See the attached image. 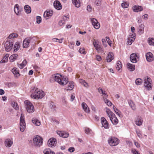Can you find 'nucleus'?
<instances>
[{
	"mask_svg": "<svg viewBox=\"0 0 154 154\" xmlns=\"http://www.w3.org/2000/svg\"><path fill=\"white\" fill-rule=\"evenodd\" d=\"M79 82L85 87H88L89 86L88 83L85 80L82 79H79Z\"/></svg>",
	"mask_w": 154,
	"mask_h": 154,
	"instance_id": "a18cd8bd",
	"label": "nucleus"
},
{
	"mask_svg": "<svg viewBox=\"0 0 154 154\" xmlns=\"http://www.w3.org/2000/svg\"><path fill=\"white\" fill-rule=\"evenodd\" d=\"M148 41L149 45H154V38H149L148 39Z\"/></svg>",
	"mask_w": 154,
	"mask_h": 154,
	"instance_id": "8fccbe9b",
	"label": "nucleus"
},
{
	"mask_svg": "<svg viewBox=\"0 0 154 154\" xmlns=\"http://www.w3.org/2000/svg\"><path fill=\"white\" fill-rule=\"evenodd\" d=\"M53 12L52 11H46L44 14V17L46 19H48L50 18L53 15Z\"/></svg>",
	"mask_w": 154,
	"mask_h": 154,
	"instance_id": "f3484780",
	"label": "nucleus"
},
{
	"mask_svg": "<svg viewBox=\"0 0 154 154\" xmlns=\"http://www.w3.org/2000/svg\"><path fill=\"white\" fill-rule=\"evenodd\" d=\"M32 94L31 96L32 98L35 99L42 98L44 96V93L42 91H39L37 88H34L31 90Z\"/></svg>",
	"mask_w": 154,
	"mask_h": 154,
	"instance_id": "f03ea898",
	"label": "nucleus"
},
{
	"mask_svg": "<svg viewBox=\"0 0 154 154\" xmlns=\"http://www.w3.org/2000/svg\"><path fill=\"white\" fill-rule=\"evenodd\" d=\"M26 128V124L24 120V116L23 114H21L20 122V130L23 132Z\"/></svg>",
	"mask_w": 154,
	"mask_h": 154,
	"instance_id": "1a4fd4ad",
	"label": "nucleus"
},
{
	"mask_svg": "<svg viewBox=\"0 0 154 154\" xmlns=\"http://www.w3.org/2000/svg\"><path fill=\"white\" fill-rule=\"evenodd\" d=\"M144 25L143 24H141L140 27L139 28V33L140 34H141L143 33L144 32Z\"/></svg>",
	"mask_w": 154,
	"mask_h": 154,
	"instance_id": "4c0bfd02",
	"label": "nucleus"
},
{
	"mask_svg": "<svg viewBox=\"0 0 154 154\" xmlns=\"http://www.w3.org/2000/svg\"><path fill=\"white\" fill-rule=\"evenodd\" d=\"M129 6L128 3L124 1L121 4L122 7L123 8H127Z\"/></svg>",
	"mask_w": 154,
	"mask_h": 154,
	"instance_id": "c03bdc74",
	"label": "nucleus"
},
{
	"mask_svg": "<svg viewBox=\"0 0 154 154\" xmlns=\"http://www.w3.org/2000/svg\"><path fill=\"white\" fill-rule=\"evenodd\" d=\"M91 130L89 128H86L85 129V132L86 134H89L90 133Z\"/></svg>",
	"mask_w": 154,
	"mask_h": 154,
	"instance_id": "680f3d73",
	"label": "nucleus"
},
{
	"mask_svg": "<svg viewBox=\"0 0 154 154\" xmlns=\"http://www.w3.org/2000/svg\"><path fill=\"white\" fill-rule=\"evenodd\" d=\"M102 42L103 43V45L104 47H106L107 45L106 44V42L105 39L103 38L102 39Z\"/></svg>",
	"mask_w": 154,
	"mask_h": 154,
	"instance_id": "13d9d810",
	"label": "nucleus"
},
{
	"mask_svg": "<svg viewBox=\"0 0 154 154\" xmlns=\"http://www.w3.org/2000/svg\"><path fill=\"white\" fill-rule=\"evenodd\" d=\"M51 121L54 124H58L59 123V122L58 121L54 119H52Z\"/></svg>",
	"mask_w": 154,
	"mask_h": 154,
	"instance_id": "5fc2aeb1",
	"label": "nucleus"
},
{
	"mask_svg": "<svg viewBox=\"0 0 154 154\" xmlns=\"http://www.w3.org/2000/svg\"><path fill=\"white\" fill-rule=\"evenodd\" d=\"M135 36L136 34L135 33L130 34L128 38L127 43L128 45H130L132 44L135 39Z\"/></svg>",
	"mask_w": 154,
	"mask_h": 154,
	"instance_id": "9d476101",
	"label": "nucleus"
},
{
	"mask_svg": "<svg viewBox=\"0 0 154 154\" xmlns=\"http://www.w3.org/2000/svg\"><path fill=\"white\" fill-rule=\"evenodd\" d=\"M139 57L137 55V53H132L130 56V60L131 62L136 63L137 61V60L138 59Z\"/></svg>",
	"mask_w": 154,
	"mask_h": 154,
	"instance_id": "f8f14e48",
	"label": "nucleus"
},
{
	"mask_svg": "<svg viewBox=\"0 0 154 154\" xmlns=\"http://www.w3.org/2000/svg\"><path fill=\"white\" fill-rule=\"evenodd\" d=\"M20 47V43L19 42H17L15 44L14 46V52H16L19 49Z\"/></svg>",
	"mask_w": 154,
	"mask_h": 154,
	"instance_id": "473e14b6",
	"label": "nucleus"
},
{
	"mask_svg": "<svg viewBox=\"0 0 154 154\" xmlns=\"http://www.w3.org/2000/svg\"><path fill=\"white\" fill-rule=\"evenodd\" d=\"M82 107L85 112L88 113H90V109L85 103H82Z\"/></svg>",
	"mask_w": 154,
	"mask_h": 154,
	"instance_id": "aec40b11",
	"label": "nucleus"
},
{
	"mask_svg": "<svg viewBox=\"0 0 154 154\" xmlns=\"http://www.w3.org/2000/svg\"><path fill=\"white\" fill-rule=\"evenodd\" d=\"M101 122L102 125V127L106 129H108L109 127V125L106 119L102 117L101 118Z\"/></svg>",
	"mask_w": 154,
	"mask_h": 154,
	"instance_id": "9b49d317",
	"label": "nucleus"
},
{
	"mask_svg": "<svg viewBox=\"0 0 154 154\" xmlns=\"http://www.w3.org/2000/svg\"><path fill=\"white\" fill-rule=\"evenodd\" d=\"M31 39L30 38H26L23 42V47L24 48H27L29 47Z\"/></svg>",
	"mask_w": 154,
	"mask_h": 154,
	"instance_id": "dca6fc26",
	"label": "nucleus"
},
{
	"mask_svg": "<svg viewBox=\"0 0 154 154\" xmlns=\"http://www.w3.org/2000/svg\"><path fill=\"white\" fill-rule=\"evenodd\" d=\"M74 45V42H70L69 45V47L71 49H73Z\"/></svg>",
	"mask_w": 154,
	"mask_h": 154,
	"instance_id": "052dcab7",
	"label": "nucleus"
},
{
	"mask_svg": "<svg viewBox=\"0 0 154 154\" xmlns=\"http://www.w3.org/2000/svg\"><path fill=\"white\" fill-rule=\"evenodd\" d=\"M69 18L65 16H64L63 17V19L60 20V21H59V25L60 26H63L64 24H65L66 20H67Z\"/></svg>",
	"mask_w": 154,
	"mask_h": 154,
	"instance_id": "bb28decb",
	"label": "nucleus"
},
{
	"mask_svg": "<svg viewBox=\"0 0 154 154\" xmlns=\"http://www.w3.org/2000/svg\"><path fill=\"white\" fill-rule=\"evenodd\" d=\"M18 57V55L15 54L11 55L9 59L12 62H13L17 59Z\"/></svg>",
	"mask_w": 154,
	"mask_h": 154,
	"instance_id": "58836bf2",
	"label": "nucleus"
},
{
	"mask_svg": "<svg viewBox=\"0 0 154 154\" xmlns=\"http://www.w3.org/2000/svg\"><path fill=\"white\" fill-rule=\"evenodd\" d=\"M55 8L58 10H60L62 9V6L58 1H55L53 4Z\"/></svg>",
	"mask_w": 154,
	"mask_h": 154,
	"instance_id": "6ab92c4d",
	"label": "nucleus"
},
{
	"mask_svg": "<svg viewBox=\"0 0 154 154\" xmlns=\"http://www.w3.org/2000/svg\"><path fill=\"white\" fill-rule=\"evenodd\" d=\"M96 59L98 61H100L102 60L101 56L100 55H97L96 56Z\"/></svg>",
	"mask_w": 154,
	"mask_h": 154,
	"instance_id": "bf43d9fd",
	"label": "nucleus"
},
{
	"mask_svg": "<svg viewBox=\"0 0 154 154\" xmlns=\"http://www.w3.org/2000/svg\"><path fill=\"white\" fill-rule=\"evenodd\" d=\"M44 154H55L54 152L51 151V149L49 148L45 149L43 151Z\"/></svg>",
	"mask_w": 154,
	"mask_h": 154,
	"instance_id": "e433bc0d",
	"label": "nucleus"
},
{
	"mask_svg": "<svg viewBox=\"0 0 154 154\" xmlns=\"http://www.w3.org/2000/svg\"><path fill=\"white\" fill-rule=\"evenodd\" d=\"M113 108L114 111L120 117H122L121 112L118 109H117L114 106H113Z\"/></svg>",
	"mask_w": 154,
	"mask_h": 154,
	"instance_id": "2f4dec72",
	"label": "nucleus"
},
{
	"mask_svg": "<svg viewBox=\"0 0 154 154\" xmlns=\"http://www.w3.org/2000/svg\"><path fill=\"white\" fill-rule=\"evenodd\" d=\"M27 63V62L26 60H24L21 63L18 64V66L20 69H23L26 65Z\"/></svg>",
	"mask_w": 154,
	"mask_h": 154,
	"instance_id": "f704fd0d",
	"label": "nucleus"
},
{
	"mask_svg": "<svg viewBox=\"0 0 154 154\" xmlns=\"http://www.w3.org/2000/svg\"><path fill=\"white\" fill-rule=\"evenodd\" d=\"M116 68L117 70L119 72H121L122 71V66L121 63L120 61H118L116 64Z\"/></svg>",
	"mask_w": 154,
	"mask_h": 154,
	"instance_id": "c756f323",
	"label": "nucleus"
},
{
	"mask_svg": "<svg viewBox=\"0 0 154 154\" xmlns=\"http://www.w3.org/2000/svg\"><path fill=\"white\" fill-rule=\"evenodd\" d=\"M48 145L49 147L55 146L57 143L56 140L54 138H50L48 141Z\"/></svg>",
	"mask_w": 154,
	"mask_h": 154,
	"instance_id": "ddd939ff",
	"label": "nucleus"
},
{
	"mask_svg": "<svg viewBox=\"0 0 154 154\" xmlns=\"http://www.w3.org/2000/svg\"><path fill=\"white\" fill-rule=\"evenodd\" d=\"M87 9L88 11L91 12L92 10V8L91 6L90 5H88L87 6Z\"/></svg>",
	"mask_w": 154,
	"mask_h": 154,
	"instance_id": "0e129e2a",
	"label": "nucleus"
},
{
	"mask_svg": "<svg viewBox=\"0 0 154 154\" xmlns=\"http://www.w3.org/2000/svg\"><path fill=\"white\" fill-rule=\"evenodd\" d=\"M14 11L16 14L18 15L20 11V9L19 8V6L18 4H16L14 5Z\"/></svg>",
	"mask_w": 154,
	"mask_h": 154,
	"instance_id": "cd10ccee",
	"label": "nucleus"
},
{
	"mask_svg": "<svg viewBox=\"0 0 154 154\" xmlns=\"http://www.w3.org/2000/svg\"><path fill=\"white\" fill-rule=\"evenodd\" d=\"M127 68L130 71H133L135 69V66L129 63H127Z\"/></svg>",
	"mask_w": 154,
	"mask_h": 154,
	"instance_id": "b1692460",
	"label": "nucleus"
},
{
	"mask_svg": "<svg viewBox=\"0 0 154 154\" xmlns=\"http://www.w3.org/2000/svg\"><path fill=\"white\" fill-rule=\"evenodd\" d=\"M132 152L133 154H139L138 151H137L135 149H132Z\"/></svg>",
	"mask_w": 154,
	"mask_h": 154,
	"instance_id": "e2e57ef3",
	"label": "nucleus"
},
{
	"mask_svg": "<svg viewBox=\"0 0 154 154\" xmlns=\"http://www.w3.org/2000/svg\"><path fill=\"white\" fill-rule=\"evenodd\" d=\"M96 50L97 51V52L99 53H103L104 54L105 53H104V50L103 48L101 47V46L99 47L97 49H96Z\"/></svg>",
	"mask_w": 154,
	"mask_h": 154,
	"instance_id": "09e8293b",
	"label": "nucleus"
},
{
	"mask_svg": "<svg viewBox=\"0 0 154 154\" xmlns=\"http://www.w3.org/2000/svg\"><path fill=\"white\" fill-rule=\"evenodd\" d=\"M108 97V95H105V97H104L103 99V100L105 102V103L106 104L109 106H111L112 103L108 99H107V98Z\"/></svg>",
	"mask_w": 154,
	"mask_h": 154,
	"instance_id": "c85d7f7f",
	"label": "nucleus"
},
{
	"mask_svg": "<svg viewBox=\"0 0 154 154\" xmlns=\"http://www.w3.org/2000/svg\"><path fill=\"white\" fill-rule=\"evenodd\" d=\"M99 43L98 41L97 40L94 39L93 42V45H94L98 44Z\"/></svg>",
	"mask_w": 154,
	"mask_h": 154,
	"instance_id": "338daca9",
	"label": "nucleus"
},
{
	"mask_svg": "<svg viewBox=\"0 0 154 154\" xmlns=\"http://www.w3.org/2000/svg\"><path fill=\"white\" fill-rule=\"evenodd\" d=\"M63 38H62L60 39H58L57 38H54L52 39V41L54 42H58L60 43H61L63 42Z\"/></svg>",
	"mask_w": 154,
	"mask_h": 154,
	"instance_id": "79ce46f5",
	"label": "nucleus"
},
{
	"mask_svg": "<svg viewBox=\"0 0 154 154\" xmlns=\"http://www.w3.org/2000/svg\"><path fill=\"white\" fill-rule=\"evenodd\" d=\"M12 71L15 77H18L20 76L19 72L17 68H13L12 69Z\"/></svg>",
	"mask_w": 154,
	"mask_h": 154,
	"instance_id": "393cba45",
	"label": "nucleus"
},
{
	"mask_svg": "<svg viewBox=\"0 0 154 154\" xmlns=\"http://www.w3.org/2000/svg\"><path fill=\"white\" fill-rule=\"evenodd\" d=\"M24 9L26 13L27 14L30 13L31 12V8L28 5H26L24 6Z\"/></svg>",
	"mask_w": 154,
	"mask_h": 154,
	"instance_id": "c9c22d12",
	"label": "nucleus"
},
{
	"mask_svg": "<svg viewBox=\"0 0 154 154\" xmlns=\"http://www.w3.org/2000/svg\"><path fill=\"white\" fill-rule=\"evenodd\" d=\"M142 83V80L140 78L137 79L135 81V83L137 85H141Z\"/></svg>",
	"mask_w": 154,
	"mask_h": 154,
	"instance_id": "3c124183",
	"label": "nucleus"
},
{
	"mask_svg": "<svg viewBox=\"0 0 154 154\" xmlns=\"http://www.w3.org/2000/svg\"><path fill=\"white\" fill-rule=\"evenodd\" d=\"M14 40L13 39H10L7 40L5 43L4 46L5 50L9 51L12 49L14 45Z\"/></svg>",
	"mask_w": 154,
	"mask_h": 154,
	"instance_id": "0eeeda50",
	"label": "nucleus"
},
{
	"mask_svg": "<svg viewBox=\"0 0 154 154\" xmlns=\"http://www.w3.org/2000/svg\"><path fill=\"white\" fill-rule=\"evenodd\" d=\"M143 10L142 7L139 6H135L134 7L133 11L135 12H137Z\"/></svg>",
	"mask_w": 154,
	"mask_h": 154,
	"instance_id": "7c9ffc66",
	"label": "nucleus"
},
{
	"mask_svg": "<svg viewBox=\"0 0 154 154\" xmlns=\"http://www.w3.org/2000/svg\"><path fill=\"white\" fill-rule=\"evenodd\" d=\"M51 80H53L54 81L62 85H66L68 82V79L67 78L62 77L59 74L53 75Z\"/></svg>",
	"mask_w": 154,
	"mask_h": 154,
	"instance_id": "f257e3e1",
	"label": "nucleus"
},
{
	"mask_svg": "<svg viewBox=\"0 0 154 154\" xmlns=\"http://www.w3.org/2000/svg\"><path fill=\"white\" fill-rule=\"evenodd\" d=\"M148 16L147 14H145L142 16V18L143 19L146 20L147 19Z\"/></svg>",
	"mask_w": 154,
	"mask_h": 154,
	"instance_id": "774afa93",
	"label": "nucleus"
},
{
	"mask_svg": "<svg viewBox=\"0 0 154 154\" xmlns=\"http://www.w3.org/2000/svg\"><path fill=\"white\" fill-rule=\"evenodd\" d=\"M42 21V18L41 17L39 16H37L36 17V23H37L39 24L41 23Z\"/></svg>",
	"mask_w": 154,
	"mask_h": 154,
	"instance_id": "864d4df0",
	"label": "nucleus"
},
{
	"mask_svg": "<svg viewBox=\"0 0 154 154\" xmlns=\"http://www.w3.org/2000/svg\"><path fill=\"white\" fill-rule=\"evenodd\" d=\"M72 3L77 8H79L80 6V3L79 0H72Z\"/></svg>",
	"mask_w": 154,
	"mask_h": 154,
	"instance_id": "72a5a7b5",
	"label": "nucleus"
},
{
	"mask_svg": "<svg viewBox=\"0 0 154 154\" xmlns=\"http://www.w3.org/2000/svg\"><path fill=\"white\" fill-rule=\"evenodd\" d=\"M106 41L107 42L108 44L110 46H111V42L110 40L109 39V38L108 37H106Z\"/></svg>",
	"mask_w": 154,
	"mask_h": 154,
	"instance_id": "4d7b16f0",
	"label": "nucleus"
},
{
	"mask_svg": "<svg viewBox=\"0 0 154 154\" xmlns=\"http://www.w3.org/2000/svg\"><path fill=\"white\" fill-rule=\"evenodd\" d=\"M98 91H99V92L100 93H101L102 94V95L103 96V98H104V97H105V95H107V94L105 92V91H103L102 89V88H98Z\"/></svg>",
	"mask_w": 154,
	"mask_h": 154,
	"instance_id": "49530a36",
	"label": "nucleus"
},
{
	"mask_svg": "<svg viewBox=\"0 0 154 154\" xmlns=\"http://www.w3.org/2000/svg\"><path fill=\"white\" fill-rule=\"evenodd\" d=\"M32 122L36 126H39L41 125L40 121L36 118H34L32 119Z\"/></svg>",
	"mask_w": 154,
	"mask_h": 154,
	"instance_id": "a878e982",
	"label": "nucleus"
},
{
	"mask_svg": "<svg viewBox=\"0 0 154 154\" xmlns=\"http://www.w3.org/2000/svg\"><path fill=\"white\" fill-rule=\"evenodd\" d=\"M33 143L36 147H40L43 143L42 138L38 135L35 136L33 138Z\"/></svg>",
	"mask_w": 154,
	"mask_h": 154,
	"instance_id": "20e7f679",
	"label": "nucleus"
},
{
	"mask_svg": "<svg viewBox=\"0 0 154 154\" xmlns=\"http://www.w3.org/2000/svg\"><path fill=\"white\" fill-rule=\"evenodd\" d=\"M11 106L15 109L18 110L19 109L17 103L14 102H12L11 103Z\"/></svg>",
	"mask_w": 154,
	"mask_h": 154,
	"instance_id": "ea45409f",
	"label": "nucleus"
},
{
	"mask_svg": "<svg viewBox=\"0 0 154 154\" xmlns=\"http://www.w3.org/2000/svg\"><path fill=\"white\" fill-rule=\"evenodd\" d=\"M146 60L149 62H151L154 60L153 56L151 52L147 53L146 55Z\"/></svg>",
	"mask_w": 154,
	"mask_h": 154,
	"instance_id": "a211bd4d",
	"label": "nucleus"
},
{
	"mask_svg": "<svg viewBox=\"0 0 154 154\" xmlns=\"http://www.w3.org/2000/svg\"><path fill=\"white\" fill-rule=\"evenodd\" d=\"M108 143L111 146L117 145L119 143V140L117 138L114 137H111L108 140Z\"/></svg>",
	"mask_w": 154,
	"mask_h": 154,
	"instance_id": "423d86ee",
	"label": "nucleus"
},
{
	"mask_svg": "<svg viewBox=\"0 0 154 154\" xmlns=\"http://www.w3.org/2000/svg\"><path fill=\"white\" fill-rule=\"evenodd\" d=\"M143 120L142 119H139L135 121L136 124L138 126H140L142 124Z\"/></svg>",
	"mask_w": 154,
	"mask_h": 154,
	"instance_id": "de8ad7c7",
	"label": "nucleus"
},
{
	"mask_svg": "<svg viewBox=\"0 0 154 154\" xmlns=\"http://www.w3.org/2000/svg\"><path fill=\"white\" fill-rule=\"evenodd\" d=\"M75 150L74 148L73 147H70L68 149V151L70 152H73Z\"/></svg>",
	"mask_w": 154,
	"mask_h": 154,
	"instance_id": "69168bd1",
	"label": "nucleus"
},
{
	"mask_svg": "<svg viewBox=\"0 0 154 154\" xmlns=\"http://www.w3.org/2000/svg\"><path fill=\"white\" fill-rule=\"evenodd\" d=\"M106 112L112 124L114 125H117L119 121L115 114L108 108H106Z\"/></svg>",
	"mask_w": 154,
	"mask_h": 154,
	"instance_id": "7ed1b4c3",
	"label": "nucleus"
},
{
	"mask_svg": "<svg viewBox=\"0 0 154 154\" xmlns=\"http://www.w3.org/2000/svg\"><path fill=\"white\" fill-rule=\"evenodd\" d=\"M13 144V141L12 139H6L4 141V144L7 148L10 147Z\"/></svg>",
	"mask_w": 154,
	"mask_h": 154,
	"instance_id": "4468645a",
	"label": "nucleus"
},
{
	"mask_svg": "<svg viewBox=\"0 0 154 154\" xmlns=\"http://www.w3.org/2000/svg\"><path fill=\"white\" fill-rule=\"evenodd\" d=\"M114 59L113 55L111 52H109L106 57V60L108 62H110Z\"/></svg>",
	"mask_w": 154,
	"mask_h": 154,
	"instance_id": "5701e85b",
	"label": "nucleus"
},
{
	"mask_svg": "<svg viewBox=\"0 0 154 154\" xmlns=\"http://www.w3.org/2000/svg\"><path fill=\"white\" fill-rule=\"evenodd\" d=\"M18 36V35L15 33H13L10 34L9 36L8 37V38L10 39H12V38H14L17 37Z\"/></svg>",
	"mask_w": 154,
	"mask_h": 154,
	"instance_id": "a19ab883",
	"label": "nucleus"
},
{
	"mask_svg": "<svg viewBox=\"0 0 154 154\" xmlns=\"http://www.w3.org/2000/svg\"><path fill=\"white\" fill-rule=\"evenodd\" d=\"M136 133L139 137L141 138H142V135L141 131L139 130L136 131Z\"/></svg>",
	"mask_w": 154,
	"mask_h": 154,
	"instance_id": "603ef678",
	"label": "nucleus"
},
{
	"mask_svg": "<svg viewBox=\"0 0 154 154\" xmlns=\"http://www.w3.org/2000/svg\"><path fill=\"white\" fill-rule=\"evenodd\" d=\"M24 103L25 104L26 109L28 113H32L34 111L35 109L34 106L29 101L25 100L24 101Z\"/></svg>",
	"mask_w": 154,
	"mask_h": 154,
	"instance_id": "39448f33",
	"label": "nucleus"
},
{
	"mask_svg": "<svg viewBox=\"0 0 154 154\" xmlns=\"http://www.w3.org/2000/svg\"><path fill=\"white\" fill-rule=\"evenodd\" d=\"M79 52L82 54H85L86 53V52L85 51L84 48H80Z\"/></svg>",
	"mask_w": 154,
	"mask_h": 154,
	"instance_id": "6e6d98bb",
	"label": "nucleus"
},
{
	"mask_svg": "<svg viewBox=\"0 0 154 154\" xmlns=\"http://www.w3.org/2000/svg\"><path fill=\"white\" fill-rule=\"evenodd\" d=\"M74 88V83L73 82H69L65 89L67 91L71 90Z\"/></svg>",
	"mask_w": 154,
	"mask_h": 154,
	"instance_id": "4be33fe9",
	"label": "nucleus"
},
{
	"mask_svg": "<svg viewBox=\"0 0 154 154\" xmlns=\"http://www.w3.org/2000/svg\"><path fill=\"white\" fill-rule=\"evenodd\" d=\"M128 103L131 107L133 110H135L136 109V107L134 104L133 101L131 100L129 101L128 102Z\"/></svg>",
	"mask_w": 154,
	"mask_h": 154,
	"instance_id": "37998d69",
	"label": "nucleus"
},
{
	"mask_svg": "<svg viewBox=\"0 0 154 154\" xmlns=\"http://www.w3.org/2000/svg\"><path fill=\"white\" fill-rule=\"evenodd\" d=\"M91 21L92 24L94 28L96 29H99L100 27V23L98 22L97 20L95 18H91Z\"/></svg>",
	"mask_w": 154,
	"mask_h": 154,
	"instance_id": "2eb2a0df",
	"label": "nucleus"
},
{
	"mask_svg": "<svg viewBox=\"0 0 154 154\" xmlns=\"http://www.w3.org/2000/svg\"><path fill=\"white\" fill-rule=\"evenodd\" d=\"M57 133L60 137L63 138H66L69 136V134L68 133L63 131H58Z\"/></svg>",
	"mask_w": 154,
	"mask_h": 154,
	"instance_id": "412c9836",
	"label": "nucleus"
},
{
	"mask_svg": "<svg viewBox=\"0 0 154 154\" xmlns=\"http://www.w3.org/2000/svg\"><path fill=\"white\" fill-rule=\"evenodd\" d=\"M152 82L150 78L147 77L145 78L144 82V85L148 90L152 89V86L151 84Z\"/></svg>",
	"mask_w": 154,
	"mask_h": 154,
	"instance_id": "6e6552de",
	"label": "nucleus"
}]
</instances>
